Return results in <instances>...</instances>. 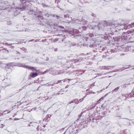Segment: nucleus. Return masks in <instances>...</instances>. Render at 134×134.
I'll use <instances>...</instances> for the list:
<instances>
[{
	"label": "nucleus",
	"mask_w": 134,
	"mask_h": 134,
	"mask_svg": "<svg viewBox=\"0 0 134 134\" xmlns=\"http://www.w3.org/2000/svg\"><path fill=\"white\" fill-rule=\"evenodd\" d=\"M26 68L28 70H31L33 71L37 72L38 71V70H37L36 68L29 65H26Z\"/></svg>",
	"instance_id": "4"
},
{
	"label": "nucleus",
	"mask_w": 134,
	"mask_h": 134,
	"mask_svg": "<svg viewBox=\"0 0 134 134\" xmlns=\"http://www.w3.org/2000/svg\"><path fill=\"white\" fill-rule=\"evenodd\" d=\"M11 66H9V65H7L6 66V68H8V69H9L10 68H11Z\"/></svg>",
	"instance_id": "29"
},
{
	"label": "nucleus",
	"mask_w": 134,
	"mask_h": 134,
	"mask_svg": "<svg viewBox=\"0 0 134 134\" xmlns=\"http://www.w3.org/2000/svg\"><path fill=\"white\" fill-rule=\"evenodd\" d=\"M84 55L83 54H81V55H79L78 56V57L79 58H83V57H81V56H83Z\"/></svg>",
	"instance_id": "28"
},
{
	"label": "nucleus",
	"mask_w": 134,
	"mask_h": 134,
	"mask_svg": "<svg viewBox=\"0 0 134 134\" xmlns=\"http://www.w3.org/2000/svg\"><path fill=\"white\" fill-rule=\"evenodd\" d=\"M104 26L107 25V27L108 28L110 27V24L106 21L104 22Z\"/></svg>",
	"instance_id": "17"
},
{
	"label": "nucleus",
	"mask_w": 134,
	"mask_h": 134,
	"mask_svg": "<svg viewBox=\"0 0 134 134\" xmlns=\"http://www.w3.org/2000/svg\"><path fill=\"white\" fill-rule=\"evenodd\" d=\"M72 33H71V34H77L79 32H81L82 31L80 30V29L79 30L74 29L72 30Z\"/></svg>",
	"instance_id": "8"
},
{
	"label": "nucleus",
	"mask_w": 134,
	"mask_h": 134,
	"mask_svg": "<svg viewBox=\"0 0 134 134\" xmlns=\"http://www.w3.org/2000/svg\"><path fill=\"white\" fill-rule=\"evenodd\" d=\"M131 95V97H133V95H134V93L133 92H131V94H130Z\"/></svg>",
	"instance_id": "31"
},
{
	"label": "nucleus",
	"mask_w": 134,
	"mask_h": 134,
	"mask_svg": "<svg viewBox=\"0 0 134 134\" xmlns=\"http://www.w3.org/2000/svg\"><path fill=\"white\" fill-rule=\"evenodd\" d=\"M54 50L55 51H57L58 50V49L57 48H55L54 49Z\"/></svg>",
	"instance_id": "39"
},
{
	"label": "nucleus",
	"mask_w": 134,
	"mask_h": 134,
	"mask_svg": "<svg viewBox=\"0 0 134 134\" xmlns=\"http://www.w3.org/2000/svg\"><path fill=\"white\" fill-rule=\"evenodd\" d=\"M67 80H69V81L71 80V79H68Z\"/></svg>",
	"instance_id": "53"
},
{
	"label": "nucleus",
	"mask_w": 134,
	"mask_h": 134,
	"mask_svg": "<svg viewBox=\"0 0 134 134\" xmlns=\"http://www.w3.org/2000/svg\"><path fill=\"white\" fill-rule=\"evenodd\" d=\"M112 26H113L114 27H116L120 26L122 30L123 29H129V26L126 25V24L124 23L123 21L120 20L119 21H115L112 22Z\"/></svg>",
	"instance_id": "2"
},
{
	"label": "nucleus",
	"mask_w": 134,
	"mask_h": 134,
	"mask_svg": "<svg viewBox=\"0 0 134 134\" xmlns=\"http://www.w3.org/2000/svg\"><path fill=\"white\" fill-rule=\"evenodd\" d=\"M130 27H134V22L133 23H132L130 25Z\"/></svg>",
	"instance_id": "26"
},
{
	"label": "nucleus",
	"mask_w": 134,
	"mask_h": 134,
	"mask_svg": "<svg viewBox=\"0 0 134 134\" xmlns=\"http://www.w3.org/2000/svg\"><path fill=\"white\" fill-rule=\"evenodd\" d=\"M59 27L61 28H62V29H64V27L63 26H59Z\"/></svg>",
	"instance_id": "37"
},
{
	"label": "nucleus",
	"mask_w": 134,
	"mask_h": 134,
	"mask_svg": "<svg viewBox=\"0 0 134 134\" xmlns=\"http://www.w3.org/2000/svg\"><path fill=\"white\" fill-rule=\"evenodd\" d=\"M132 67H133V68H132V69H134V66H132Z\"/></svg>",
	"instance_id": "51"
},
{
	"label": "nucleus",
	"mask_w": 134,
	"mask_h": 134,
	"mask_svg": "<svg viewBox=\"0 0 134 134\" xmlns=\"http://www.w3.org/2000/svg\"><path fill=\"white\" fill-rule=\"evenodd\" d=\"M130 36L127 33H124L122 34L121 38L122 39V42L125 43H128L130 38Z\"/></svg>",
	"instance_id": "3"
},
{
	"label": "nucleus",
	"mask_w": 134,
	"mask_h": 134,
	"mask_svg": "<svg viewBox=\"0 0 134 134\" xmlns=\"http://www.w3.org/2000/svg\"><path fill=\"white\" fill-rule=\"evenodd\" d=\"M45 127V125H44L43 126V127Z\"/></svg>",
	"instance_id": "63"
},
{
	"label": "nucleus",
	"mask_w": 134,
	"mask_h": 134,
	"mask_svg": "<svg viewBox=\"0 0 134 134\" xmlns=\"http://www.w3.org/2000/svg\"><path fill=\"white\" fill-rule=\"evenodd\" d=\"M63 80H59V81H58L57 82V83H56L55 84H58V83H59L60 82H61V81H62Z\"/></svg>",
	"instance_id": "32"
},
{
	"label": "nucleus",
	"mask_w": 134,
	"mask_h": 134,
	"mask_svg": "<svg viewBox=\"0 0 134 134\" xmlns=\"http://www.w3.org/2000/svg\"><path fill=\"white\" fill-rule=\"evenodd\" d=\"M19 120V119H18L16 118H15L14 119V120Z\"/></svg>",
	"instance_id": "45"
},
{
	"label": "nucleus",
	"mask_w": 134,
	"mask_h": 134,
	"mask_svg": "<svg viewBox=\"0 0 134 134\" xmlns=\"http://www.w3.org/2000/svg\"><path fill=\"white\" fill-rule=\"evenodd\" d=\"M131 84V83H125L124 85H122L121 86V87L124 88H127Z\"/></svg>",
	"instance_id": "13"
},
{
	"label": "nucleus",
	"mask_w": 134,
	"mask_h": 134,
	"mask_svg": "<svg viewBox=\"0 0 134 134\" xmlns=\"http://www.w3.org/2000/svg\"><path fill=\"white\" fill-rule=\"evenodd\" d=\"M91 121V119H89V121L87 122L86 124H88V122L90 123V122Z\"/></svg>",
	"instance_id": "34"
},
{
	"label": "nucleus",
	"mask_w": 134,
	"mask_h": 134,
	"mask_svg": "<svg viewBox=\"0 0 134 134\" xmlns=\"http://www.w3.org/2000/svg\"><path fill=\"white\" fill-rule=\"evenodd\" d=\"M77 59H74V60H73V62H74V63H75L76 61H77Z\"/></svg>",
	"instance_id": "36"
},
{
	"label": "nucleus",
	"mask_w": 134,
	"mask_h": 134,
	"mask_svg": "<svg viewBox=\"0 0 134 134\" xmlns=\"http://www.w3.org/2000/svg\"><path fill=\"white\" fill-rule=\"evenodd\" d=\"M124 55V54H121V55Z\"/></svg>",
	"instance_id": "55"
},
{
	"label": "nucleus",
	"mask_w": 134,
	"mask_h": 134,
	"mask_svg": "<svg viewBox=\"0 0 134 134\" xmlns=\"http://www.w3.org/2000/svg\"><path fill=\"white\" fill-rule=\"evenodd\" d=\"M102 24H101V23H99L98 24V26L99 27V28L98 29H99V30H100V29H102V27H101V26H102L101 25Z\"/></svg>",
	"instance_id": "24"
},
{
	"label": "nucleus",
	"mask_w": 134,
	"mask_h": 134,
	"mask_svg": "<svg viewBox=\"0 0 134 134\" xmlns=\"http://www.w3.org/2000/svg\"><path fill=\"white\" fill-rule=\"evenodd\" d=\"M70 67H68V68H70Z\"/></svg>",
	"instance_id": "64"
},
{
	"label": "nucleus",
	"mask_w": 134,
	"mask_h": 134,
	"mask_svg": "<svg viewBox=\"0 0 134 134\" xmlns=\"http://www.w3.org/2000/svg\"><path fill=\"white\" fill-rule=\"evenodd\" d=\"M38 75V74L36 72H31L30 74V76L34 78Z\"/></svg>",
	"instance_id": "11"
},
{
	"label": "nucleus",
	"mask_w": 134,
	"mask_h": 134,
	"mask_svg": "<svg viewBox=\"0 0 134 134\" xmlns=\"http://www.w3.org/2000/svg\"><path fill=\"white\" fill-rule=\"evenodd\" d=\"M34 40H31L29 41H34Z\"/></svg>",
	"instance_id": "52"
},
{
	"label": "nucleus",
	"mask_w": 134,
	"mask_h": 134,
	"mask_svg": "<svg viewBox=\"0 0 134 134\" xmlns=\"http://www.w3.org/2000/svg\"><path fill=\"white\" fill-rule=\"evenodd\" d=\"M4 81L5 83L7 84L5 85L8 86L10 85V80L9 79H5L4 80Z\"/></svg>",
	"instance_id": "9"
},
{
	"label": "nucleus",
	"mask_w": 134,
	"mask_h": 134,
	"mask_svg": "<svg viewBox=\"0 0 134 134\" xmlns=\"http://www.w3.org/2000/svg\"><path fill=\"white\" fill-rule=\"evenodd\" d=\"M128 66H131L130 65H128Z\"/></svg>",
	"instance_id": "62"
},
{
	"label": "nucleus",
	"mask_w": 134,
	"mask_h": 134,
	"mask_svg": "<svg viewBox=\"0 0 134 134\" xmlns=\"http://www.w3.org/2000/svg\"><path fill=\"white\" fill-rule=\"evenodd\" d=\"M62 91H63V92L64 91V90L63 89H61V90H60V91L59 92H61Z\"/></svg>",
	"instance_id": "38"
},
{
	"label": "nucleus",
	"mask_w": 134,
	"mask_h": 134,
	"mask_svg": "<svg viewBox=\"0 0 134 134\" xmlns=\"http://www.w3.org/2000/svg\"><path fill=\"white\" fill-rule=\"evenodd\" d=\"M87 26L90 29H93L96 27V26L93 25L92 24H88Z\"/></svg>",
	"instance_id": "16"
},
{
	"label": "nucleus",
	"mask_w": 134,
	"mask_h": 134,
	"mask_svg": "<svg viewBox=\"0 0 134 134\" xmlns=\"http://www.w3.org/2000/svg\"><path fill=\"white\" fill-rule=\"evenodd\" d=\"M74 133H75V132H74L72 131H71V132L70 131L69 134H74Z\"/></svg>",
	"instance_id": "33"
},
{
	"label": "nucleus",
	"mask_w": 134,
	"mask_h": 134,
	"mask_svg": "<svg viewBox=\"0 0 134 134\" xmlns=\"http://www.w3.org/2000/svg\"><path fill=\"white\" fill-rule=\"evenodd\" d=\"M54 83L52 84H51V86H53L54 85Z\"/></svg>",
	"instance_id": "46"
},
{
	"label": "nucleus",
	"mask_w": 134,
	"mask_h": 134,
	"mask_svg": "<svg viewBox=\"0 0 134 134\" xmlns=\"http://www.w3.org/2000/svg\"><path fill=\"white\" fill-rule=\"evenodd\" d=\"M44 74L46 73V71L44 72Z\"/></svg>",
	"instance_id": "59"
},
{
	"label": "nucleus",
	"mask_w": 134,
	"mask_h": 134,
	"mask_svg": "<svg viewBox=\"0 0 134 134\" xmlns=\"http://www.w3.org/2000/svg\"><path fill=\"white\" fill-rule=\"evenodd\" d=\"M114 48L111 50V52H119V49L121 47L120 46H114Z\"/></svg>",
	"instance_id": "5"
},
{
	"label": "nucleus",
	"mask_w": 134,
	"mask_h": 134,
	"mask_svg": "<svg viewBox=\"0 0 134 134\" xmlns=\"http://www.w3.org/2000/svg\"><path fill=\"white\" fill-rule=\"evenodd\" d=\"M128 68H125V69H123V70H124V69H128Z\"/></svg>",
	"instance_id": "48"
},
{
	"label": "nucleus",
	"mask_w": 134,
	"mask_h": 134,
	"mask_svg": "<svg viewBox=\"0 0 134 134\" xmlns=\"http://www.w3.org/2000/svg\"><path fill=\"white\" fill-rule=\"evenodd\" d=\"M81 24H87V22L85 21L82 20L81 21Z\"/></svg>",
	"instance_id": "23"
},
{
	"label": "nucleus",
	"mask_w": 134,
	"mask_h": 134,
	"mask_svg": "<svg viewBox=\"0 0 134 134\" xmlns=\"http://www.w3.org/2000/svg\"><path fill=\"white\" fill-rule=\"evenodd\" d=\"M52 15L53 16V17H54V16H55V15H54V14H52Z\"/></svg>",
	"instance_id": "47"
},
{
	"label": "nucleus",
	"mask_w": 134,
	"mask_h": 134,
	"mask_svg": "<svg viewBox=\"0 0 134 134\" xmlns=\"http://www.w3.org/2000/svg\"><path fill=\"white\" fill-rule=\"evenodd\" d=\"M101 118V117L99 115H97V116H94V117L92 119L93 120H97L99 119H100Z\"/></svg>",
	"instance_id": "12"
},
{
	"label": "nucleus",
	"mask_w": 134,
	"mask_h": 134,
	"mask_svg": "<svg viewBox=\"0 0 134 134\" xmlns=\"http://www.w3.org/2000/svg\"><path fill=\"white\" fill-rule=\"evenodd\" d=\"M73 102L72 101H71V102H69V104H71V103H73Z\"/></svg>",
	"instance_id": "50"
},
{
	"label": "nucleus",
	"mask_w": 134,
	"mask_h": 134,
	"mask_svg": "<svg viewBox=\"0 0 134 134\" xmlns=\"http://www.w3.org/2000/svg\"><path fill=\"white\" fill-rule=\"evenodd\" d=\"M51 86V84H48L47 86Z\"/></svg>",
	"instance_id": "41"
},
{
	"label": "nucleus",
	"mask_w": 134,
	"mask_h": 134,
	"mask_svg": "<svg viewBox=\"0 0 134 134\" xmlns=\"http://www.w3.org/2000/svg\"><path fill=\"white\" fill-rule=\"evenodd\" d=\"M119 87H116V88H115L114 90H113L112 91H110L109 92V93H110L111 92H112V93H113L114 92H117L118 91L119 89Z\"/></svg>",
	"instance_id": "14"
},
{
	"label": "nucleus",
	"mask_w": 134,
	"mask_h": 134,
	"mask_svg": "<svg viewBox=\"0 0 134 134\" xmlns=\"http://www.w3.org/2000/svg\"><path fill=\"white\" fill-rule=\"evenodd\" d=\"M86 96H85L84 97H83L81 99H82V100H81V101L80 102H79L78 103H77V104H78V103H80V102H81L85 98V97H86Z\"/></svg>",
	"instance_id": "27"
},
{
	"label": "nucleus",
	"mask_w": 134,
	"mask_h": 134,
	"mask_svg": "<svg viewBox=\"0 0 134 134\" xmlns=\"http://www.w3.org/2000/svg\"><path fill=\"white\" fill-rule=\"evenodd\" d=\"M80 29V30H82H82H86V26H82Z\"/></svg>",
	"instance_id": "21"
},
{
	"label": "nucleus",
	"mask_w": 134,
	"mask_h": 134,
	"mask_svg": "<svg viewBox=\"0 0 134 134\" xmlns=\"http://www.w3.org/2000/svg\"><path fill=\"white\" fill-rule=\"evenodd\" d=\"M86 121H85L80 122L77 126V127L80 128L81 129L84 128L85 127V125L86 124Z\"/></svg>",
	"instance_id": "7"
},
{
	"label": "nucleus",
	"mask_w": 134,
	"mask_h": 134,
	"mask_svg": "<svg viewBox=\"0 0 134 134\" xmlns=\"http://www.w3.org/2000/svg\"><path fill=\"white\" fill-rule=\"evenodd\" d=\"M116 113H119L116 114L115 116L116 117H121V108H119L116 110Z\"/></svg>",
	"instance_id": "6"
},
{
	"label": "nucleus",
	"mask_w": 134,
	"mask_h": 134,
	"mask_svg": "<svg viewBox=\"0 0 134 134\" xmlns=\"http://www.w3.org/2000/svg\"><path fill=\"white\" fill-rule=\"evenodd\" d=\"M100 67H101V66H100V67H99V68H100V69H100L101 68H100Z\"/></svg>",
	"instance_id": "54"
},
{
	"label": "nucleus",
	"mask_w": 134,
	"mask_h": 134,
	"mask_svg": "<svg viewBox=\"0 0 134 134\" xmlns=\"http://www.w3.org/2000/svg\"><path fill=\"white\" fill-rule=\"evenodd\" d=\"M56 16L58 18H57L58 19V18H60V17L59 16H58V15H56Z\"/></svg>",
	"instance_id": "44"
},
{
	"label": "nucleus",
	"mask_w": 134,
	"mask_h": 134,
	"mask_svg": "<svg viewBox=\"0 0 134 134\" xmlns=\"http://www.w3.org/2000/svg\"><path fill=\"white\" fill-rule=\"evenodd\" d=\"M124 133V134H130L129 131L127 130H125Z\"/></svg>",
	"instance_id": "19"
},
{
	"label": "nucleus",
	"mask_w": 134,
	"mask_h": 134,
	"mask_svg": "<svg viewBox=\"0 0 134 134\" xmlns=\"http://www.w3.org/2000/svg\"><path fill=\"white\" fill-rule=\"evenodd\" d=\"M121 37H116L115 39V41L117 42H122V39H121Z\"/></svg>",
	"instance_id": "15"
},
{
	"label": "nucleus",
	"mask_w": 134,
	"mask_h": 134,
	"mask_svg": "<svg viewBox=\"0 0 134 134\" xmlns=\"http://www.w3.org/2000/svg\"><path fill=\"white\" fill-rule=\"evenodd\" d=\"M38 41V40H36L35 41V42H37Z\"/></svg>",
	"instance_id": "58"
},
{
	"label": "nucleus",
	"mask_w": 134,
	"mask_h": 134,
	"mask_svg": "<svg viewBox=\"0 0 134 134\" xmlns=\"http://www.w3.org/2000/svg\"><path fill=\"white\" fill-rule=\"evenodd\" d=\"M69 86L68 85H67L66 86L65 88H67Z\"/></svg>",
	"instance_id": "43"
},
{
	"label": "nucleus",
	"mask_w": 134,
	"mask_h": 134,
	"mask_svg": "<svg viewBox=\"0 0 134 134\" xmlns=\"http://www.w3.org/2000/svg\"><path fill=\"white\" fill-rule=\"evenodd\" d=\"M28 121H26V124H28Z\"/></svg>",
	"instance_id": "49"
},
{
	"label": "nucleus",
	"mask_w": 134,
	"mask_h": 134,
	"mask_svg": "<svg viewBox=\"0 0 134 134\" xmlns=\"http://www.w3.org/2000/svg\"><path fill=\"white\" fill-rule=\"evenodd\" d=\"M36 108H34L33 109L34 110H35V109H36Z\"/></svg>",
	"instance_id": "61"
},
{
	"label": "nucleus",
	"mask_w": 134,
	"mask_h": 134,
	"mask_svg": "<svg viewBox=\"0 0 134 134\" xmlns=\"http://www.w3.org/2000/svg\"><path fill=\"white\" fill-rule=\"evenodd\" d=\"M16 65L17 66L22 67L24 68L25 67V65L24 64H16Z\"/></svg>",
	"instance_id": "20"
},
{
	"label": "nucleus",
	"mask_w": 134,
	"mask_h": 134,
	"mask_svg": "<svg viewBox=\"0 0 134 134\" xmlns=\"http://www.w3.org/2000/svg\"><path fill=\"white\" fill-rule=\"evenodd\" d=\"M42 6L43 7H46L47 6V5H46L44 3H42Z\"/></svg>",
	"instance_id": "30"
},
{
	"label": "nucleus",
	"mask_w": 134,
	"mask_h": 134,
	"mask_svg": "<svg viewBox=\"0 0 134 134\" xmlns=\"http://www.w3.org/2000/svg\"><path fill=\"white\" fill-rule=\"evenodd\" d=\"M33 122H30L29 124H28L27 125V126H33V125L32 124V123H33Z\"/></svg>",
	"instance_id": "25"
},
{
	"label": "nucleus",
	"mask_w": 134,
	"mask_h": 134,
	"mask_svg": "<svg viewBox=\"0 0 134 134\" xmlns=\"http://www.w3.org/2000/svg\"><path fill=\"white\" fill-rule=\"evenodd\" d=\"M119 70H114V71H110L109 72H107L105 74V75H106L107 74H109V73H112L113 72H115L116 71H119Z\"/></svg>",
	"instance_id": "22"
},
{
	"label": "nucleus",
	"mask_w": 134,
	"mask_h": 134,
	"mask_svg": "<svg viewBox=\"0 0 134 134\" xmlns=\"http://www.w3.org/2000/svg\"><path fill=\"white\" fill-rule=\"evenodd\" d=\"M67 17L69 18V16L67 15H64V17L65 18H67Z\"/></svg>",
	"instance_id": "35"
},
{
	"label": "nucleus",
	"mask_w": 134,
	"mask_h": 134,
	"mask_svg": "<svg viewBox=\"0 0 134 134\" xmlns=\"http://www.w3.org/2000/svg\"><path fill=\"white\" fill-rule=\"evenodd\" d=\"M59 95L58 93H57L56 94H55V95Z\"/></svg>",
	"instance_id": "57"
},
{
	"label": "nucleus",
	"mask_w": 134,
	"mask_h": 134,
	"mask_svg": "<svg viewBox=\"0 0 134 134\" xmlns=\"http://www.w3.org/2000/svg\"><path fill=\"white\" fill-rule=\"evenodd\" d=\"M37 63H40V64H42V63H38V62H37Z\"/></svg>",
	"instance_id": "60"
},
{
	"label": "nucleus",
	"mask_w": 134,
	"mask_h": 134,
	"mask_svg": "<svg viewBox=\"0 0 134 134\" xmlns=\"http://www.w3.org/2000/svg\"><path fill=\"white\" fill-rule=\"evenodd\" d=\"M96 105H95L94 106V107H93V108H94V107H95L96 106Z\"/></svg>",
	"instance_id": "56"
},
{
	"label": "nucleus",
	"mask_w": 134,
	"mask_h": 134,
	"mask_svg": "<svg viewBox=\"0 0 134 134\" xmlns=\"http://www.w3.org/2000/svg\"><path fill=\"white\" fill-rule=\"evenodd\" d=\"M92 15L93 16L95 17L96 16V15L95 14H94L93 13H92Z\"/></svg>",
	"instance_id": "40"
},
{
	"label": "nucleus",
	"mask_w": 134,
	"mask_h": 134,
	"mask_svg": "<svg viewBox=\"0 0 134 134\" xmlns=\"http://www.w3.org/2000/svg\"><path fill=\"white\" fill-rule=\"evenodd\" d=\"M81 100H82L81 99H80L78 101H77V103H78L79 102H80L81 101Z\"/></svg>",
	"instance_id": "42"
},
{
	"label": "nucleus",
	"mask_w": 134,
	"mask_h": 134,
	"mask_svg": "<svg viewBox=\"0 0 134 134\" xmlns=\"http://www.w3.org/2000/svg\"><path fill=\"white\" fill-rule=\"evenodd\" d=\"M95 34H93L91 33H88L86 35V41H89V42H87L86 43L87 44L86 46H89L90 47H94L95 46L94 42V41L90 40L89 37L95 38V36H96Z\"/></svg>",
	"instance_id": "1"
},
{
	"label": "nucleus",
	"mask_w": 134,
	"mask_h": 134,
	"mask_svg": "<svg viewBox=\"0 0 134 134\" xmlns=\"http://www.w3.org/2000/svg\"><path fill=\"white\" fill-rule=\"evenodd\" d=\"M86 111V110H85L84 111L82 112L80 114L79 116V117L77 120V121L78 120H79L80 119V118L82 116L83 114Z\"/></svg>",
	"instance_id": "18"
},
{
	"label": "nucleus",
	"mask_w": 134,
	"mask_h": 134,
	"mask_svg": "<svg viewBox=\"0 0 134 134\" xmlns=\"http://www.w3.org/2000/svg\"><path fill=\"white\" fill-rule=\"evenodd\" d=\"M113 66H104L103 67H100V68H101L100 69L102 70H109L111 68H113Z\"/></svg>",
	"instance_id": "10"
}]
</instances>
